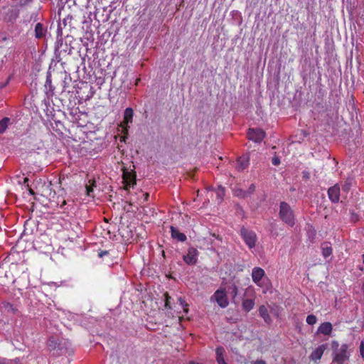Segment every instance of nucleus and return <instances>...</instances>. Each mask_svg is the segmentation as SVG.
<instances>
[{"label": "nucleus", "instance_id": "nucleus-1", "mask_svg": "<svg viewBox=\"0 0 364 364\" xmlns=\"http://www.w3.org/2000/svg\"><path fill=\"white\" fill-rule=\"evenodd\" d=\"M279 215L280 219L289 226L293 227L295 225L294 211L287 203H280Z\"/></svg>", "mask_w": 364, "mask_h": 364}, {"label": "nucleus", "instance_id": "nucleus-2", "mask_svg": "<svg viewBox=\"0 0 364 364\" xmlns=\"http://www.w3.org/2000/svg\"><path fill=\"white\" fill-rule=\"evenodd\" d=\"M240 235L250 249L255 247L257 237L254 231L242 228L240 230Z\"/></svg>", "mask_w": 364, "mask_h": 364}, {"label": "nucleus", "instance_id": "nucleus-3", "mask_svg": "<svg viewBox=\"0 0 364 364\" xmlns=\"http://www.w3.org/2000/svg\"><path fill=\"white\" fill-rule=\"evenodd\" d=\"M1 9L4 11L3 19L6 22L14 23L19 16L20 11L16 6H3Z\"/></svg>", "mask_w": 364, "mask_h": 364}, {"label": "nucleus", "instance_id": "nucleus-4", "mask_svg": "<svg viewBox=\"0 0 364 364\" xmlns=\"http://www.w3.org/2000/svg\"><path fill=\"white\" fill-rule=\"evenodd\" d=\"M348 344H342L340 348L336 352H335L334 356L333 358V362L336 363L337 364H343L345 361L348 360L349 359V355H348Z\"/></svg>", "mask_w": 364, "mask_h": 364}, {"label": "nucleus", "instance_id": "nucleus-5", "mask_svg": "<svg viewBox=\"0 0 364 364\" xmlns=\"http://www.w3.org/2000/svg\"><path fill=\"white\" fill-rule=\"evenodd\" d=\"M123 183L124 190L129 191L131 187H134L136 184V174L134 171H129L123 168Z\"/></svg>", "mask_w": 364, "mask_h": 364}, {"label": "nucleus", "instance_id": "nucleus-6", "mask_svg": "<svg viewBox=\"0 0 364 364\" xmlns=\"http://www.w3.org/2000/svg\"><path fill=\"white\" fill-rule=\"evenodd\" d=\"M215 301L222 307L225 308L228 306L229 302L227 297L226 292L224 289H218L213 295Z\"/></svg>", "mask_w": 364, "mask_h": 364}, {"label": "nucleus", "instance_id": "nucleus-7", "mask_svg": "<svg viewBox=\"0 0 364 364\" xmlns=\"http://www.w3.org/2000/svg\"><path fill=\"white\" fill-rule=\"evenodd\" d=\"M247 137L255 142H260L265 137V132L261 129H249Z\"/></svg>", "mask_w": 364, "mask_h": 364}, {"label": "nucleus", "instance_id": "nucleus-8", "mask_svg": "<svg viewBox=\"0 0 364 364\" xmlns=\"http://www.w3.org/2000/svg\"><path fill=\"white\" fill-rule=\"evenodd\" d=\"M134 115V110L131 107H127L125 109L124 112V120L122 123V127L123 128V132L124 134H127L129 124L132 122Z\"/></svg>", "mask_w": 364, "mask_h": 364}, {"label": "nucleus", "instance_id": "nucleus-9", "mask_svg": "<svg viewBox=\"0 0 364 364\" xmlns=\"http://www.w3.org/2000/svg\"><path fill=\"white\" fill-rule=\"evenodd\" d=\"M264 270L261 267H254L252 272V279L255 284L257 286L262 287L263 284L262 279L264 277Z\"/></svg>", "mask_w": 364, "mask_h": 364}, {"label": "nucleus", "instance_id": "nucleus-10", "mask_svg": "<svg viewBox=\"0 0 364 364\" xmlns=\"http://www.w3.org/2000/svg\"><path fill=\"white\" fill-rule=\"evenodd\" d=\"M198 250L194 247H190L186 255H183L184 262L189 265L196 264L198 260Z\"/></svg>", "mask_w": 364, "mask_h": 364}, {"label": "nucleus", "instance_id": "nucleus-11", "mask_svg": "<svg viewBox=\"0 0 364 364\" xmlns=\"http://www.w3.org/2000/svg\"><path fill=\"white\" fill-rule=\"evenodd\" d=\"M341 188L338 184L330 187L328 190V196L333 203H338L340 200Z\"/></svg>", "mask_w": 364, "mask_h": 364}, {"label": "nucleus", "instance_id": "nucleus-12", "mask_svg": "<svg viewBox=\"0 0 364 364\" xmlns=\"http://www.w3.org/2000/svg\"><path fill=\"white\" fill-rule=\"evenodd\" d=\"M326 349V345L325 344H322V345H320L318 348H316L311 354L310 355V358L316 362L317 360H319L325 350Z\"/></svg>", "mask_w": 364, "mask_h": 364}, {"label": "nucleus", "instance_id": "nucleus-13", "mask_svg": "<svg viewBox=\"0 0 364 364\" xmlns=\"http://www.w3.org/2000/svg\"><path fill=\"white\" fill-rule=\"evenodd\" d=\"M1 309L7 314H16L18 311L16 306L9 302H2L0 305Z\"/></svg>", "mask_w": 364, "mask_h": 364}, {"label": "nucleus", "instance_id": "nucleus-14", "mask_svg": "<svg viewBox=\"0 0 364 364\" xmlns=\"http://www.w3.org/2000/svg\"><path fill=\"white\" fill-rule=\"evenodd\" d=\"M333 331V326L330 322L322 323L317 330V333H321L325 336H330Z\"/></svg>", "mask_w": 364, "mask_h": 364}, {"label": "nucleus", "instance_id": "nucleus-15", "mask_svg": "<svg viewBox=\"0 0 364 364\" xmlns=\"http://www.w3.org/2000/svg\"><path fill=\"white\" fill-rule=\"evenodd\" d=\"M171 234L173 239L177 240L179 242H185L187 240L186 235L184 233L181 232L176 228L171 226Z\"/></svg>", "mask_w": 364, "mask_h": 364}, {"label": "nucleus", "instance_id": "nucleus-16", "mask_svg": "<svg viewBox=\"0 0 364 364\" xmlns=\"http://www.w3.org/2000/svg\"><path fill=\"white\" fill-rule=\"evenodd\" d=\"M259 315L264 319V322L270 324L272 320L268 313L267 308L264 305H261L258 309Z\"/></svg>", "mask_w": 364, "mask_h": 364}, {"label": "nucleus", "instance_id": "nucleus-17", "mask_svg": "<svg viewBox=\"0 0 364 364\" xmlns=\"http://www.w3.org/2000/svg\"><path fill=\"white\" fill-rule=\"evenodd\" d=\"M249 165V160L246 156H240L236 161L235 168L238 171L245 169Z\"/></svg>", "mask_w": 364, "mask_h": 364}, {"label": "nucleus", "instance_id": "nucleus-18", "mask_svg": "<svg viewBox=\"0 0 364 364\" xmlns=\"http://www.w3.org/2000/svg\"><path fill=\"white\" fill-rule=\"evenodd\" d=\"M47 32V29L41 23H36L35 26V37L38 39L43 38Z\"/></svg>", "mask_w": 364, "mask_h": 364}, {"label": "nucleus", "instance_id": "nucleus-19", "mask_svg": "<svg viewBox=\"0 0 364 364\" xmlns=\"http://www.w3.org/2000/svg\"><path fill=\"white\" fill-rule=\"evenodd\" d=\"M225 349L223 347H218L215 350L216 360L218 364H228L224 359Z\"/></svg>", "mask_w": 364, "mask_h": 364}, {"label": "nucleus", "instance_id": "nucleus-20", "mask_svg": "<svg viewBox=\"0 0 364 364\" xmlns=\"http://www.w3.org/2000/svg\"><path fill=\"white\" fill-rule=\"evenodd\" d=\"M254 306H255V301L253 299H247L242 301V309L245 311L249 312L254 308Z\"/></svg>", "mask_w": 364, "mask_h": 364}, {"label": "nucleus", "instance_id": "nucleus-21", "mask_svg": "<svg viewBox=\"0 0 364 364\" xmlns=\"http://www.w3.org/2000/svg\"><path fill=\"white\" fill-rule=\"evenodd\" d=\"M10 122V119L8 117H4L1 120H0V134H3L8 127L9 123Z\"/></svg>", "mask_w": 364, "mask_h": 364}, {"label": "nucleus", "instance_id": "nucleus-22", "mask_svg": "<svg viewBox=\"0 0 364 364\" xmlns=\"http://www.w3.org/2000/svg\"><path fill=\"white\" fill-rule=\"evenodd\" d=\"M333 252V250L331 247L326 245L325 244L322 245V255L326 258L329 257Z\"/></svg>", "mask_w": 364, "mask_h": 364}, {"label": "nucleus", "instance_id": "nucleus-23", "mask_svg": "<svg viewBox=\"0 0 364 364\" xmlns=\"http://www.w3.org/2000/svg\"><path fill=\"white\" fill-rule=\"evenodd\" d=\"M234 195L242 198H245L248 196V193L245 191L239 188H235L234 189Z\"/></svg>", "mask_w": 364, "mask_h": 364}, {"label": "nucleus", "instance_id": "nucleus-24", "mask_svg": "<svg viewBox=\"0 0 364 364\" xmlns=\"http://www.w3.org/2000/svg\"><path fill=\"white\" fill-rule=\"evenodd\" d=\"M164 296L165 298V308L168 310L171 309H172L171 306V297L169 296L168 292H165Z\"/></svg>", "mask_w": 364, "mask_h": 364}, {"label": "nucleus", "instance_id": "nucleus-25", "mask_svg": "<svg viewBox=\"0 0 364 364\" xmlns=\"http://www.w3.org/2000/svg\"><path fill=\"white\" fill-rule=\"evenodd\" d=\"M306 321L308 324L314 325L316 323L317 318L316 317V316L311 314V315L307 316Z\"/></svg>", "mask_w": 364, "mask_h": 364}, {"label": "nucleus", "instance_id": "nucleus-26", "mask_svg": "<svg viewBox=\"0 0 364 364\" xmlns=\"http://www.w3.org/2000/svg\"><path fill=\"white\" fill-rule=\"evenodd\" d=\"M178 301L180 302V304L182 306V307L183 309L184 313L187 314L188 312V304H186L185 300L183 298H181V297L178 298Z\"/></svg>", "mask_w": 364, "mask_h": 364}, {"label": "nucleus", "instance_id": "nucleus-27", "mask_svg": "<svg viewBox=\"0 0 364 364\" xmlns=\"http://www.w3.org/2000/svg\"><path fill=\"white\" fill-rule=\"evenodd\" d=\"M95 182L93 181L90 185H86V194L87 196H91V193L93 192V186H95Z\"/></svg>", "mask_w": 364, "mask_h": 364}, {"label": "nucleus", "instance_id": "nucleus-28", "mask_svg": "<svg viewBox=\"0 0 364 364\" xmlns=\"http://www.w3.org/2000/svg\"><path fill=\"white\" fill-rule=\"evenodd\" d=\"M351 187V183L350 181H346L342 186V190L344 192L348 193Z\"/></svg>", "mask_w": 364, "mask_h": 364}, {"label": "nucleus", "instance_id": "nucleus-29", "mask_svg": "<svg viewBox=\"0 0 364 364\" xmlns=\"http://www.w3.org/2000/svg\"><path fill=\"white\" fill-rule=\"evenodd\" d=\"M237 293H238V288L236 285H232V292L231 294H232V296L235 298L237 295Z\"/></svg>", "mask_w": 364, "mask_h": 364}, {"label": "nucleus", "instance_id": "nucleus-30", "mask_svg": "<svg viewBox=\"0 0 364 364\" xmlns=\"http://www.w3.org/2000/svg\"><path fill=\"white\" fill-rule=\"evenodd\" d=\"M360 353L363 358H364V339L361 341L360 345Z\"/></svg>", "mask_w": 364, "mask_h": 364}, {"label": "nucleus", "instance_id": "nucleus-31", "mask_svg": "<svg viewBox=\"0 0 364 364\" xmlns=\"http://www.w3.org/2000/svg\"><path fill=\"white\" fill-rule=\"evenodd\" d=\"M272 163L274 166H278L280 164V159L277 156H274L272 158Z\"/></svg>", "mask_w": 364, "mask_h": 364}, {"label": "nucleus", "instance_id": "nucleus-32", "mask_svg": "<svg viewBox=\"0 0 364 364\" xmlns=\"http://www.w3.org/2000/svg\"><path fill=\"white\" fill-rule=\"evenodd\" d=\"M339 343L337 341H333L331 342V347L333 350H338Z\"/></svg>", "mask_w": 364, "mask_h": 364}, {"label": "nucleus", "instance_id": "nucleus-33", "mask_svg": "<svg viewBox=\"0 0 364 364\" xmlns=\"http://www.w3.org/2000/svg\"><path fill=\"white\" fill-rule=\"evenodd\" d=\"M255 191V186L254 184H251L248 188V190L246 191L248 193V196L254 193Z\"/></svg>", "mask_w": 364, "mask_h": 364}, {"label": "nucleus", "instance_id": "nucleus-34", "mask_svg": "<svg viewBox=\"0 0 364 364\" xmlns=\"http://www.w3.org/2000/svg\"><path fill=\"white\" fill-rule=\"evenodd\" d=\"M302 178L304 179H309L310 178V173L308 171H304L302 172Z\"/></svg>", "mask_w": 364, "mask_h": 364}, {"label": "nucleus", "instance_id": "nucleus-35", "mask_svg": "<svg viewBox=\"0 0 364 364\" xmlns=\"http://www.w3.org/2000/svg\"><path fill=\"white\" fill-rule=\"evenodd\" d=\"M109 254V252L107 251V250H100L98 252V257L102 258L105 255H107Z\"/></svg>", "mask_w": 364, "mask_h": 364}, {"label": "nucleus", "instance_id": "nucleus-36", "mask_svg": "<svg viewBox=\"0 0 364 364\" xmlns=\"http://www.w3.org/2000/svg\"><path fill=\"white\" fill-rule=\"evenodd\" d=\"M58 204H60V208H63L64 205H65L67 204V202L65 199H62L61 201L58 202Z\"/></svg>", "mask_w": 364, "mask_h": 364}, {"label": "nucleus", "instance_id": "nucleus-37", "mask_svg": "<svg viewBox=\"0 0 364 364\" xmlns=\"http://www.w3.org/2000/svg\"><path fill=\"white\" fill-rule=\"evenodd\" d=\"M253 364H266V362L263 360H257Z\"/></svg>", "mask_w": 364, "mask_h": 364}, {"label": "nucleus", "instance_id": "nucleus-38", "mask_svg": "<svg viewBox=\"0 0 364 364\" xmlns=\"http://www.w3.org/2000/svg\"><path fill=\"white\" fill-rule=\"evenodd\" d=\"M13 362L14 364H21L19 358H15Z\"/></svg>", "mask_w": 364, "mask_h": 364}, {"label": "nucleus", "instance_id": "nucleus-39", "mask_svg": "<svg viewBox=\"0 0 364 364\" xmlns=\"http://www.w3.org/2000/svg\"><path fill=\"white\" fill-rule=\"evenodd\" d=\"M29 193L31 195H34L35 194V192L33 191V190L32 188H29Z\"/></svg>", "mask_w": 364, "mask_h": 364}, {"label": "nucleus", "instance_id": "nucleus-40", "mask_svg": "<svg viewBox=\"0 0 364 364\" xmlns=\"http://www.w3.org/2000/svg\"><path fill=\"white\" fill-rule=\"evenodd\" d=\"M362 291L364 294V281H363V285H362Z\"/></svg>", "mask_w": 364, "mask_h": 364}, {"label": "nucleus", "instance_id": "nucleus-41", "mask_svg": "<svg viewBox=\"0 0 364 364\" xmlns=\"http://www.w3.org/2000/svg\"><path fill=\"white\" fill-rule=\"evenodd\" d=\"M189 364H200V363H195V362H190Z\"/></svg>", "mask_w": 364, "mask_h": 364}, {"label": "nucleus", "instance_id": "nucleus-42", "mask_svg": "<svg viewBox=\"0 0 364 364\" xmlns=\"http://www.w3.org/2000/svg\"><path fill=\"white\" fill-rule=\"evenodd\" d=\"M362 257H363V262L364 263V254L362 255Z\"/></svg>", "mask_w": 364, "mask_h": 364}]
</instances>
